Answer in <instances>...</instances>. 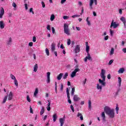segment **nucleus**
<instances>
[{"label":"nucleus","instance_id":"60","mask_svg":"<svg viewBox=\"0 0 126 126\" xmlns=\"http://www.w3.org/2000/svg\"><path fill=\"white\" fill-rule=\"evenodd\" d=\"M108 39H109V36H108V35L104 37V40L105 41H107V40H108Z\"/></svg>","mask_w":126,"mask_h":126},{"label":"nucleus","instance_id":"17","mask_svg":"<svg viewBox=\"0 0 126 126\" xmlns=\"http://www.w3.org/2000/svg\"><path fill=\"white\" fill-rule=\"evenodd\" d=\"M38 64H35L33 67V71L34 72H37V71L38 70Z\"/></svg>","mask_w":126,"mask_h":126},{"label":"nucleus","instance_id":"61","mask_svg":"<svg viewBox=\"0 0 126 126\" xmlns=\"http://www.w3.org/2000/svg\"><path fill=\"white\" fill-rule=\"evenodd\" d=\"M107 78L108 79H111V74H109L107 75Z\"/></svg>","mask_w":126,"mask_h":126},{"label":"nucleus","instance_id":"49","mask_svg":"<svg viewBox=\"0 0 126 126\" xmlns=\"http://www.w3.org/2000/svg\"><path fill=\"white\" fill-rule=\"evenodd\" d=\"M86 81H87V79L85 78V80L83 81V84L84 85H85V84H86Z\"/></svg>","mask_w":126,"mask_h":126},{"label":"nucleus","instance_id":"64","mask_svg":"<svg viewBox=\"0 0 126 126\" xmlns=\"http://www.w3.org/2000/svg\"><path fill=\"white\" fill-rule=\"evenodd\" d=\"M122 50H123V52H124V53H126V48H123Z\"/></svg>","mask_w":126,"mask_h":126},{"label":"nucleus","instance_id":"31","mask_svg":"<svg viewBox=\"0 0 126 126\" xmlns=\"http://www.w3.org/2000/svg\"><path fill=\"white\" fill-rule=\"evenodd\" d=\"M114 52H115V50L114 49V48H111L110 52V56H112V55H113Z\"/></svg>","mask_w":126,"mask_h":126},{"label":"nucleus","instance_id":"50","mask_svg":"<svg viewBox=\"0 0 126 126\" xmlns=\"http://www.w3.org/2000/svg\"><path fill=\"white\" fill-rule=\"evenodd\" d=\"M30 12H32V14H34V11H33V8H31L30 9Z\"/></svg>","mask_w":126,"mask_h":126},{"label":"nucleus","instance_id":"63","mask_svg":"<svg viewBox=\"0 0 126 126\" xmlns=\"http://www.w3.org/2000/svg\"><path fill=\"white\" fill-rule=\"evenodd\" d=\"M116 110L119 111V106H118V104L116 105Z\"/></svg>","mask_w":126,"mask_h":126},{"label":"nucleus","instance_id":"57","mask_svg":"<svg viewBox=\"0 0 126 126\" xmlns=\"http://www.w3.org/2000/svg\"><path fill=\"white\" fill-rule=\"evenodd\" d=\"M79 16V15H74L72 16V18H74L75 17H78Z\"/></svg>","mask_w":126,"mask_h":126},{"label":"nucleus","instance_id":"4","mask_svg":"<svg viewBox=\"0 0 126 126\" xmlns=\"http://www.w3.org/2000/svg\"><path fill=\"white\" fill-rule=\"evenodd\" d=\"M119 24H117L116 22H114V20H112V22H111V25H110V28H112V27H113L114 29H116L117 27H118Z\"/></svg>","mask_w":126,"mask_h":126},{"label":"nucleus","instance_id":"42","mask_svg":"<svg viewBox=\"0 0 126 126\" xmlns=\"http://www.w3.org/2000/svg\"><path fill=\"white\" fill-rule=\"evenodd\" d=\"M14 80L15 85H16V86H18V82H17V80H16V79H15Z\"/></svg>","mask_w":126,"mask_h":126},{"label":"nucleus","instance_id":"52","mask_svg":"<svg viewBox=\"0 0 126 126\" xmlns=\"http://www.w3.org/2000/svg\"><path fill=\"white\" fill-rule=\"evenodd\" d=\"M12 6H13V7H16V6H17V5L16 4V3H15V2H13L12 3Z\"/></svg>","mask_w":126,"mask_h":126},{"label":"nucleus","instance_id":"3","mask_svg":"<svg viewBox=\"0 0 126 126\" xmlns=\"http://www.w3.org/2000/svg\"><path fill=\"white\" fill-rule=\"evenodd\" d=\"M64 33L68 35H70V33H69V29H68V25H67V24H64Z\"/></svg>","mask_w":126,"mask_h":126},{"label":"nucleus","instance_id":"35","mask_svg":"<svg viewBox=\"0 0 126 126\" xmlns=\"http://www.w3.org/2000/svg\"><path fill=\"white\" fill-rule=\"evenodd\" d=\"M7 97H8V96L6 95V96H5L4 97V98H3V101H2V103H3V104H4V103H5V102H6V100H7Z\"/></svg>","mask_w":126,"mask_h":126},{"label":"nucleus","instance_id":"23","mask_svg":"<svg viewBox=\"0 0 126 126\" xmlns=\"http://www.w3.org/2000/svg\"><path fill=\"white\" fill-rule=\"evenodd\" d=\"M57 119H58V116L57 115V114H54L53 115V122H56Z\"/></svg>","mask_w":126,"mask_h":126},{"label":"nucleus","instance_id":"46","mask_svg":"<svg viewBox=\"0 0 126 126\" xmlns=\"http://www.w3.org/2000/svg\"><path fill=\"white\" fill-rule=\"evenodd\" d=\"M60 90L61 91H63V84H61V86Z\"/></svg>","mask_w":126,"mask_h":126},{"label":"nucleus","instance_id":"62","mask_svg":"<svg viewBox=\"0 0 126 126\" xmlns=\"http://www.w3.org/2000/svg\"><path fill=\"white\" fill-rule=\"evenodd\" d=\"M29 45L30 46V47H32V46H33V42H30Z\"/></svg>","mask_w":126,"mask_h":126},{"label":"nucleus","instance_id":"43","mask_svg":"<svg viewBox=\"0 0 126 126\" xmlns=\"http://www.w3.org/2000/svg\"><path fill=\"white\" fill-rule=\"evenodd\" d=\"M71 43V40H70V39H67V44L68 45V46H69Z\"/></svg>","mask_w":126,"mask_h":126},{"label":"nucleus","instance_id":"40","mask_svg":"<svg viewBox=\"0 0 126 126\" xmlns=\"http://www.w3.org/2000/svg\"><path fill=\"white\" fill-rule=\"evenodd\" d=\"M27 100L29 102H31V98H30V97H29V95H27Z\"/></svg>","mask_w":126,"mask_h":126},{"label":"nucleus","instance_id":"9","mask_svg":"<svg viewBox=\"0 0 126 126\" xmlns=\"http://www.w3.org/2000/svg\"><path fill=\"white\" fill-rule=\"evenodd\" d=\"M50 75H51V72H48L47 73V80H46L47 83H50V82H51V80L50 79Z\"/></svg>","mask_w":126,"mask_h":126},{"label":"nucleus","instance_id":"12","mask_svg":"<svg viewBox=\"0 0 126 126\" xmlns=\"http://www.w3.org/2000/svg\"><path fill=\"white\" fill-rule=\"evenodd\" d=\"M3 14H4V9L3 8H1L0 10V18H2V16H3Z\"/></svg>","mask_w":126,"mask_h":126},{"label":"nucleus","instance_id":"30","mask_svg":"<svg viewBox=\"0 0 126 126\" xmlns=\"http://www.w3.org/2000/svg\"><path fill=\"white\" fill-rule=\"evenodd\" d=\"M86 21L87 22V24L89 26H90L91 25V23L89 21V17H88L86 19Z\"/></svg>","mask_w":126,"mask_h":126},{"label":"nucleus","instance_id":"36","mask_svg":"<svg viewBox=\"0 0 126 126\" xmlns=\"http://www.w3.org/2000/svg\"><path fill=\"white\" fill-rule=\"evenodd\" d=\"M54 19H55V15L52 14L50 17V20L51 21H54Z\"/></svg>","mask_w":126,"mask_h":126},{"label":"nucleus","instance_id":"21","mask_svg":"<svg viewBox=\"0 0 126 126\" xmlns=\"http://www.w3.org/2000/svg\"><path fill=\"white\" fill-rule=\"evenodd\" d=\"M75 67L76 68L74 69L73 72H75V73H76V72L79 71L80 69H79V68H77V67H78V65H76Z\"/></svg>","mask_w":126,"mask_h":126},{"label":"nucleus","instance_id":"26","mask_svg":"<svg viewBox=\"0 0 126 126\" xmlns=\"http://www.w3.org/2000/svg\"><path fill=\"white\" fill-rule=\"evenodd\" d=\"M55 92L56 94H58V83L57 82H55Z\"/></svg>","mask_w":126,"mask_h":126},{"label":"nucleus","instance_id":"13","mask_svg":"<svg viewBox=\"0 0 126 126\" xmlns=\"http://www.w3.org/2000/svg\"><path fill=\"white\" fill-rule=\"evenodd\" d=\"M55 50H56V43H53L51 44V51L54 52Z\"/></svg>","mask_w":126,"mask_h":126},{"label":"nucleus","instance_id":"15","mask_svg":"<svg viewBox=\"0 0 126 126\" xmlns=\"http://www.w3.org/2000/svg\"><path fill=\"white\" fill-rule=\"evenodd\" d=\"M0 29H3L4 28V23L3 21H0Z\"/></svg>","mask_w":126,"mask_h":126},{"label":"nucleus","instance_id":"47","mask_svg":"<svg viewBox=\"0 0 126 126\" xmlns=\"http://www.w3.org/2000/svg\"><path fill=\"white\" fill-rule=\"evenodd\" d=\"M114 62V60H111L109 63L108 64H109L110 65H111V64H112V63H113V62Z\"/></svg>","mask_w":126,"mask_h":126},{"label":"nucleus","instance_id":"48","mask_svg":"<svg viewBox=\"0 0 126 126\" xmlns=\"http://www.w3.org/2000/svg\"><path fill=\"white\" fill-rule=\"evenodd\" d=\"M52 33L53 34H55L56 33V31L55 30V28L54 27H52Z\"/></svg>","mask_w":126,"mask_h":126},{"label":"nucleus","instance_id":"11","mask_svg":"<svg viewBox=\"0 0 126 126\" xmlns=\"http://www.w3.org/2000/svg\"><path fill=\"white\" fill-rule=\"evenodd\" d=\"M120 20L121 21H122V22L123 23L124 25V28L125 29H126V18H125L124 17H122L120 18Z\"/></svg>","mask_w":126,"mask_h":126},{"label":"nucleus","instance_id":"16","mask_svg":"<svg viewBox=\"0 0 126 126\" xmlns=\"http://www.w3.org/2000/svg\"><path fill=\"white\" fill-rule=\"evenodd\" d=\"M11 43H12V38L11 37L9 38V40L6 41V44L8 45H11Z\"/></svg>","mask_w":126,"mask_h":126},{"label":"nucleus","instance_id":"39","mask_svg":"<svg viewBox=\"0 0 126 126\" xmlns=\"http://www.w3.org/2000/svg\"><path fill=\"white\" fill-rule=\"evenodd\" d=\"M10 77H11V79H13L14 80L16 79V78H15V76H14V75H13L12 74H10Z\"/></svg>","mask_w":126,"mask_h":126},{"label":"nucleus","instance_id":"20","mask_svg":"<svg viewBox=\"0 0 126 126\" xmlns=\"http://www.w3.org/2000/svg\"><path fill=\"white\" fill-rule=\"evenodd\" d=\"M124 72H125V68H121L118 70V73H124Z\"/></svg>","mask_w":126,"mask_h":126},{"label":"nucleus","instance_id":"41","mask_svg":"<svg viewBox=\"0 0 126 126\" xmlns=\"http://www.w3.org/2000/svg\"><path fill=\"white\" fill-rule=\"evenodd\" d=\"M46 29H47V30H48L49 31H51V26L50 25H47V26L46 27Z\"/></svg>","mask_w":126,"mask_h":126},{"label":"nucleus","instance_id":"34","mask_svg":"<svg viewBox=\"0 0 126 126\" xmlns=\"http://www.w3.org/2000/svg\"><path fill=\"white\" fill-rule=\"evenodd\" d=\"M75 75H76V73H75V72H74V71L72 72V73L71 74V77L72 78H73V77H74V76H75Z\"/></svg>","mask_w":126,"mask_h":126},{"label":"nucleus","instance_id":"10","mask_svg":"<svg viewBox=\"0 0 126 126\" xmlns=\"http://www.w3.org/2000/svg\"><path fill=\"white\" fill-rule=\"evenodd\" d=\"M73 100L74 101V102H77L78 101H79V100H80V98L79 97H78V95L77 94H75L73 95Z\"/></svg>","mask_w":126,"mask_h":126},{"label":"nucleus","instance_id":"44","mask_svg":"<svg viewBox=\"0 0 126 126\" xmlns=\"http://www.w3.org/2000/svg\"><path fill=\"white\" fill-rule=\"evenodd\" d=\"M70 108L72 112H73V113H74V107H73V106L72 105H70Z\"/></svg>","mask_w":126,"mask_h":126},{"label":"nucleus","instance_id":"53","mask_svg":"<svg viewBox=\"0 0 126 126\" xmlns=\"http://www.w3.org/2000/svg\"><path fill=\"white\" fill-rule=\"evenodd\" d=\"M114 35V32L112 31V30H110V36H113Z\"/></svg>","mask_w":126,"mask_h":126},{"label":"nucleus","instance_id":"7","mask_svg":"<svg viewBox=\"0 0 126 126\" xmlns=\"http://www.w3.org/2000/svg\"><path fill=\"white\" fill-rule=\"evenodd\" d=\"M74 52L75 54H77V53H79L80 52V45H77L75 46L74 49Z\"/></svg>","mask_w":126,"mask_h":126},{"label":"nucleus","instance_id":"51","mask_svg":"<svg viewBox=\"0 0 126 126\" xmlns=\"http://www.w3.org/2000/svg\"><path fill=\"white\" fill-rule=\"evenodd\" d=\"M68 98V102L69 104H71V100H70V96H69Z\"/></svg>","mask_w":126,"mask_h":126},{"label":"nucleus","instance_id":"19","mask_svg":"<svg viewBox=\"0 0 126 126\" xmlns=\"http://www.w3.org/2000/svg\"><path fill=\"white\" fill-rule=\"evenodd\" d=\"M63 73H61L59 75L57 76V79L58 80H61L62 79V77H63Z\"/></svg>","mask_w":126,"mask_h":126},{"label":"nucleus","instance_id":"25","mask_svg":"<svg viewBox=\"0 0 126 126\" xmlns=\"http://www.w3.org/2000/svg\"><path fill=\"white\" fill-rule=\"evenodd\" d=\"M38 93H39V90L38 88H36L35 91L33 94V95L35 96H37V94H38Z\"/></svg>","mask_w":126,"mask_h":126},{"label":"nucleus","instance_id":"2","mask_svg":"<svg viewBox=\"0 0 126 126\" xmlns=\"http://www.w3.org/2000/svg\"><path fill=\"white\" fill-rule=\"evenodd\" d=\"M104 112L111 119L115 118V112H114L113 109H111L109 106H106L104 107Z\"/></svg>","mask_w":126,"mask_h":126},{"label":"nucleus","instance_id":"56","mask_svg":"<svg viewBox=\"0 0 126 126\" xmlns=\"http://www.w3.org/2000/svg\"><path fill=\"white\" fill-rule=\"evenodd\" d=\"M32 42H36V37L35 36H33V38H32Z\"/></svg>","mask_w":126,"mask_h":126},{"label":"nucleus","instance_id":"37","mask_svg":"<svg viewBox=\"0 0 126 126\" xmlns=\"http://www.w3.org/2000/svg\"><path fill=\"white\" fill-rule=\"evenodd\" d=\"M45 52L47 56H50V51H49V49L48 48L45 49Z\"/></svg>","mask_w":126,"mask_h":126},{"label":"nucleus","instance_id":"24","mask_svg":"<svg viewBox=\"0 0 126 126\" xmlns=\"http://www.w3.org/2000/svg\"><path fill=\"white\" fill-rule=\"evenodd\" d=\"M74 92H75V88H72L71 92V96H73L74 95Z\"/></svg>","mask_w":126,"mask_h":126},{"label":"nucleus","instance_id":"55","mask_svg":"<svg viewBox=\"0 0 126 126\" xmlns=\"http://www.w3.org/2000/svg\"><path fill=\"white\" fill-rule=\"evenodd\" d=\"M41 4H42V7H45V6H46V5L45 4V2H44V1H42L41 2Z\"/></svg>","mask_w":126,"mask_h":126},{"label":"nucleus","instance_id":"58","mask_svg":"<svg viewBox=\"0 0 126 126\" xmlns=\"http://www.w3.org/2000/svg\"><path fill=\"white\" fill-rule=\"evenodd\" d=\"M25 6L26 10L28 9V5L27 3L25 4Z\"/></svg>","mask_w":126,"mask_h":126},{"label":"nucleus","instance_id":"38","mask_svg":"<svg viewBox=\"0 0 126 126\" xmlns=\"http://www.w3.org/2000/svg\"><path fill=\"white\" fill-rule=\"evenodd\" d=\"M89 109H90V110H91V100H89Z\"/></svg>","mask_w":126,"mask_h":126},{"label":"nucleus","instance_id":"5","mask_svg":"<svg viewBox=\"0 0 126 126\" xmlns=\"http://www.w3.org/2000/svg\"><path fill=\"white\" fill-rule=\"evenodd\" d=\"M91 61L92 62V58L91 57V56L90 55V54L87 53V56L85 57L84 59L85 63H87V60Z\"/></svg>","mask_w":126,"mask_h":126},{"label":"nucleus","instance_id":"22","mask_svg":"<svg viewBox=\"0 0 126 126\" xmlns=\"http://www.w3.org/2000/svg\"><path fill=\"white\" fill-rule=\"evenodd\" d=\"M44 113H45V107H42L41 108V110L40 111V116H42V115H43V114H44Z\"/></svg>","mask_w":126,"mask_h":126},{"label":"nucleus","instance_id":"27","mask_svg":"<svg viewBox=\"0 0 126 126\" xmlns=\"http://www.w3.org/2000/svg\"><path fill=\"white\" fill-rule=\"evenodd\" d=\"M92 5H93V0H90V9H93V7L92 6Z\"/></svg>","mask_w":126,"mask_h":126},{"label":"nucleus","instance_id":"6","mask_svg":"<svg viewBox=\"0 0 126 126\" xmlns=\"http://www.w3.org/2000/svg\"><path fill=\"white\" fill-rule=\"evenodd\" d=\"M64 121H65V115H64L63 118H61L59 120V122L61 124V126H63V124H64Z\"/></svg>","mask_w":126,"mask_h":126},{"label":"nucleus","instance_id":"32","mask_svg":"<svg viewBox=\"0 0 126 126\" xmlns=\"http://www.w3.org/2000/svg\"><path fill=\"white\" fill-rule=\"evenodd\" d=\"M66 94L67 98H69L70 96H69V90H68V88H66Z\"/></svg>","mask_w":126,"mask_h":126},{"label":"nucleus","instance_id":"59","mask_svg":"<svg viewBox=\"0 0 126 126\" xmlns=\"http://www.w3.org/2000/svg\"><path fill=\"white\" fill-rule=\"evenodd\" d=\"M47 111H51V106H47Z\"/></svg>","mask_w":126,"mask_h":126},{"label":"nucleus","instance_id":"45","mask_svg":"<svg viewBox=\"0 0 126 126\" xmlns=\"http://www.w3.org/2000/svg\"><path fill=\"white\" fill-rule=\"evenodd\" d=\"M30 112L31 113V114H33V109H32V107H31V106H30Z\"/></svg>","mask_w":126,"mask_h":126},{"label":"nucleus","instance_id":"28","mask_svg":"<svg viewBox=\"0 0 126 126\" xmlns=\"http://www.w3.org/2000/svg\"><path fill=\"white\" fill-rule=\"evenodd\" d=\"M90 50V46H86V52L87 54H89V51Z\"/></svg>","mask_w":126,"mask_h":126},{"label":"nucleus","instance_id":"1","mask_svg":"<svg viewBox=\"0 0 126 126\" xmlns=\"http://www.w3.org/2000/svg\"><path fill=\"white\" fill-rule=\"evenodd\" d=\"M106 72L105 71V69H102L101 72L100 73V77L102 78V80L101 79H98L99 84H96V89L97 90H99V92H102V87H105L106 86V76H105V74ZM100 84L101 85H100Z\"/></svg>","mask_w":126,"mask_h":126},{"label":"nucleus","instance_id":"18","mask_svg":"<svg viewBox=\"0 0 126 126\" xmlns=\"http://www.w3.org/2000/svg\"><path fill=\"white\" fill-rule=\"evenodd\" d=\"M77 117H79L81 120V121H83V116H82V114L79 112L78 113V114L77 115Z\"/></svg>","mask_w":126,"mask_h":126},{"label":"nucleus","instance_id":"8","mask_svg":"<svg viewBox=\"0 0 126 126\" xmlns=\"http://www.w3.org/2000/svg\"><path fill=\"white\" fill-rule=\"evenodd\" d=\"M13 99V93L12 92H10L8 95V100L9 101H11Z\"/></svg>","mask_w":126,"mask_h":126},{"label":"nucleus","instance_id":"29","mask_svg":"<svg viewBox=\"0 0 126 126\" xmlns=\"http://www.w3.org/2000/svg\"><path fill=\"white\" fill-rule=\"evenodd\" d=\"M118 82L119 84L120 87H121V85L122 84V78L120 77H118Z\"/></svg>","mask_w":126,"mask_h":126},{"label":"nucleus","instance_id":"54","mask_svg":"<svg viewBox=\"0 0 126 126\" xmlns=\"http://www.w3.org/2000/svg\"><path fill=\"white\" fill-rule=\"evenodd\" d=\"M63 19L65 20V19H68V18H69V17L67 16H64L63 17Z\"/></svg>","mask_w":126,"mask_h":126},{"label":"nucleus","instance_id":"33","mask_svg":"<svg viewBox=\"0 0 126 126\" xmlns=\"http://www.w3.org/2000/svg\"><path fill=\"white\" fill-rule=\"evenodd\" d=\"M68 76V73H65V74L63 76V79H66Z\"/></svg>","mask_w":126,"mask_h":126},{"label":"nucleus","instance_id":"14","mask_svg":"<svg viewBox=\"0 0 126 126\" xmlns=\"http://www.w3.org/2000/svg\"><path fill=\"white\" fill-rule=\"evenodd\" d=\"M101 117L102 118L103 122H105L106 121V115H105V112H102Z\"/></svg>","mask_w":126,"mask_h":126}]
</instances>
